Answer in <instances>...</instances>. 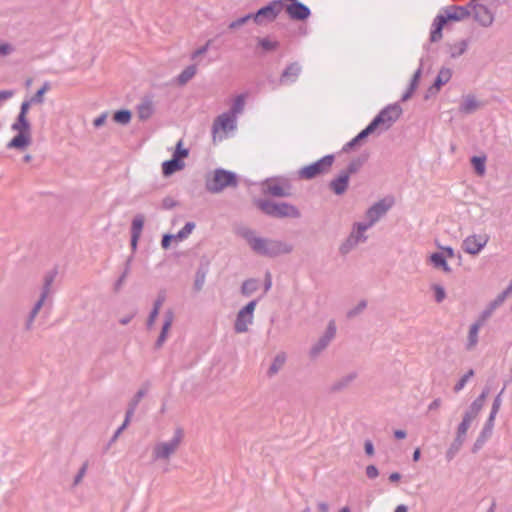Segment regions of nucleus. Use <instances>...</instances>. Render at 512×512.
<instances>
[{"label":"nucleus","instance_id":"nucleus-48","mask_svg":"<svg viewBox=\"0 0 512 512\" xmlns=\"http://www.w3.org/2000/svg\"><path fill=\"white\" fill-rule=\"evenodd\" d=\"M506 386H504L501 391L496 395V397L493 400L492 407H491V413L498 414L501 404H502V395L505 391Z\"/></svg>","mask_w":512,"mask_h":512},{"label":"nucleus","instance_id":"nucleus-53","mask_svg":"<svg viewBox=\"0 0 512 512\" xmlns=\"http://www.w3.org/2000/svg\"><path fill=\"white\" fill-rule=\"evenodd\" d=\"M367 306V303L365 300H361L357 306L347 312V317L352 318L356 316L357 314L361 313Z\"/></svg>","mask_w":512,"mask_h":512},{"label":"nucleus","instance_id":"nucleus-12","mask_svg":"<svg viewBox=\"0 0 512 512\" xmlns=\"http://www.w3.org/2000/svg\"><path fill=\"white\" fill-rule=\"evenodd\" d=\"M477 1L478 0H471L469 2L471 14H473L474 20L483 27L491 26L494 21L493 13L487 6L480 4Z\"/></svg>","mask_w":512,"mask_h":512},{"label":"nucleus","instance_id":"nucleus-43","mask_svg":"<svg viewBox=\"0 0 512 512\" xmlns=\"http://www.w3.org/2000/svg\"><path fill=\"white\" fill-rule=\"evenodd\" d=\"M194 228V222H187L181 230L174 234L175 240L182 241L186 239L192 233Z\"/></svg>","mask_w":512,"mask_h":512},{"label":"nucleus","instance_id":"nucleus-10","mask_svg":"<svg viewBox=\"0 0 512 512\" xmlns=\"http://www.w3.org/2000/svg\"><path fill=\"white\" fill-rule=\"evenodd\" d=\"M257 303L258 299H254L239 310L234 322V330L236 333H245L248 331V326L253 323Z\"/></svg>","mask_w":512,"mask_h":512},{"label":"nucleus","instance_id":"nucleus-64","mask_svg":"<svg viewBox=\"0 0 512 512\" xmlns=\"http://www.w3.org/2000/svg\"><path fill=\"white\" fill-rule=\"evenodd\" d=\"M505 293H500L491 303L492 309H496L505 301Z\"/></svg>","mask_w":512,"mask_h":512},{"label":"nucleus","instance_id":"nucleus-32","mask_svg":"<svg viewBox=\"0 0 512 512\" xmlns=\"http://www.w3.org/2000/svg\"><path fill=\"white\" fill-rule=\"evenodd\" d=\"M482 327L481 323L474 322L469 329L466 349L472 350L478 343V333Z\"/></svg>","mask_w":512,"mask_h":512},{"label":"nucleus","instance_id":"nucleus-8","mask_svg":"<svg viewBox=\"0 0 512 512\" xmlns=\"http://www.w3.org/2000/svg\"><path fill=\"white\" fill-rule=\"evenodd\" d=\"M401 113L398 104H391L382 109L371 122H377L376 128L387 130L399 119Z\"/></svg>","mask_w":512,"mask_h":512},{"label":"nucleus","instance_id":"nucleus-54","mask_svg":"<svg viewBox=\"0 0 512 512\" xmlns=\"http://www.w3.org/2000/svg\"><path fill=\"white\" fill-rule=\"evenodd\" d=\"M495 309H492V306L489 304V306L481 313L480 317L478 318L476 323H481L483 326L485 321L492 315Z\"/></svg>","mask_w":512,"mask_h":512},{"label":"nucleus","instance_id":"nucleus-63","mask_svg":"<svg viewBox=\"0 0 512 512\" xmlns=\"http://www.w3.org/2000/svg\"><path fill=\"white\" fill-rule=\"evenodd\" d=\"M33 103L30 101V100H25L22 102L21 106H20V112L18 115H22V116H25L27 117V114H28V111H29V108L30 106L32 105Z\"/></svg>","mask_w":512,"mask_h":512},{"label":"nucleus","instance_id":"nucleus-6","mask_svg":"<svg viewBox=\"0 0 512 512\" xmlns=\"http://www.w3.org/2000/svg\"><path fill=\"white\" fill-rule=\"evenodd\" d=\"M334 161L335 157L333 154L325 155L321 159L302 167L298 171V177L300 179L311 180L317 176L325 175L330 172Z\"/></svg>","mask_w":512,"mask_h":512},{"label":"nucleus","instance_id":"nucleus-28","mask_svg":"<svg viewBox=\"0 0 512 512\" xmlns=\"http://www.w3.org/2000/svg\"><path fill=\"white\" fill-rule=\"evenodd\" d=\"M468 47V41L467 40H460L458 42H455L453 44L447 45V52L450 55L451 58H457L460 57L462 54H464Z\"/></svg>","mask_w":512,"mask_h":512},{"label":"nucleus","instance_id":"nucleus-2","mask_svg":"<svg viewBox=\"0 0 512 512\" xmlns=\"http://www.w3.org/2000/svg\"><path fill=\"white\" fill-rule=\"evenodd\" d=\"M471 15L469 3L466 6L450 5L442 9L433 23L430 32V41L438 42L442 38V30L449 21H462Z\"/></svg>","mask_w":512,"mask_h":512},{"label":"nucleus","instance_id":"nucleus-62","mask_svg":"<svg viewBox=\"0 0 512 512\" xmlns=\"http://www.w3.org/2000/svg\"><path fill=\"white\" fill-rule=\"evenodd\" d=\"M188 150L185 149V148H182V142L179 141L178 144H177V147H176V151H175V154L173 155V157H177V158H181V157H186L188 155Z\"/></svg>","mask_w":512,"mask_h":512},{"label":"nucleus","instance_id":"nucleus-34","mask_svg":"<svg viewBox=\"0 0 512 512\" xmlns=\"http://www.w3.org/2000/svg\"><path fill=\"white\" fill-rule=\"evenodd\" d=\"M430 261L435 268H441L446 273L451 272V267L448 265L443 253L435 252L431 254Z\"/></svg>","mask_w":512,"mask_h":512},{"label":"nucleus","instance_id":"nucleus-37","mask_svg":"<svg viewBox=\"0 0 512 512\" xmlns=\"http://www.w3.org/2000/svg\"><path fill=\"white\" fill-rule=\"evenodd\" d=\"M197 67L192 64L187 66L177 77V82L179 85H185L188 81H190L196 74Z\"/></svg>","mask_w":512,"mask_h":512},{"label":"nucleus","instance_id":"nucleus-1","mask_svg":"<svg viewBox=\"0 0 512 512\" xmlns=\"http://www.w3.org/2000/svg\"><path fill=\"white\" fill-rule=\"evenodd\" d=\"M240 234L248 242L251 249L261 256L274 258L289 254L293 250L291 244L281 240L258 237L251 229H243Z\"/></svg>","mask_w":512,"mask_h":512},{"label":"nucleus","instance_id":"nucleus-35","mask_svg":"<svg viewBox=\"0 0 512 512\" xmlns=\"http://www.w3.org/2000/svg\"><path fill=\"white\" fill-rule=\"evenodd\" d=\"M265 193H268L275 197H287L290 193L279 183L269 182L265 187Z\"/></svg>","mask_w":512,"mask_h":512},{"label":"nucleus","instance_id":"nucleus-50","mask_svg":"<svg viewBox=\"0 0 512 512\" xmlns=\"http://www.w3.org/2000/svg\"><path fill=\"white\" fill-rule=\"evenodd\" d=\"M253 19V15L252 13H249L243 17H240L234 21H232L230 24H229V28L230 29H237L239 28L240 26L244 25L246 22H248L249 20Z\"/></svg>","mask_w":512,"mask_h":512},{"label":"nucleus","instance_id":"nucleus-61","mask_svg":"<svg viewBox=\"0 0 512 512\" xmlns=\"http://www.w3.org/2000/svg\"><path fill=\"white\" fill-rule=\"evenodd\" d=\"M158 314L159 311H157L156 309L151 310L146 323L147 329H151L153 327Z\"/></svg>","mask_w":512,"mask_h":512},{"label":"nucleus","instance_id":"nucleus-26","mask_svg":"<svg viewBox=\"0 0 512 512\" xmlns=\"http://www.w3.org/2000/svg\"><path fill=\"white\" fill-rule=\"evenodd\" d=\"M183 167L184 162L177 157H173L172 159L163 162L162 173L164 176H170L174 172L181 170Z\"/></svg>","mask_w":512,"mask_h":512},{"label":"nucleus","instance_id":"nucleus-20","mask_svg":"<svg viewBox=\"0 0 512 512\" xmlns=\"http://www.w3.org/2000/svg\"><path fill=\"white\" fill-rule=\"evenodd\" d=\"M138 118L148 120L154 113V103L151 96H144L136 107Z\"/></svg>","mask_w":512,"mask_h":512},{"label":"nucleus","instance_id":"nucleus-23","mask_svg":"<svg viewBox=\"0 0 512 512\" xmlns=\"http://www.w3.org/2000/svg\"><path fill=\"white\" fill-rule=\"evenodd\" d=\"M357 372H350L336 381H334L330 387L331 392H340L351 385V383L357 378Z\"/></svg>","mask_w":512,"mask_h":512},{"label":"nucleus","instance_id":"nucleus-21","mask_svg":"<svg viewBox=\"0 0 512 512\" xmlns=\"http://www.w3.org/2000/svg\"><path fill=\"white\" fill-rule=\"evenodd\" d=\"M148 389H149V384L145 383L143 385V387L140 388L136 392V394L133 396V398L128 403V407H127L126 414H125L126 418H128L130 420L132 419V417H133V415H134V413L136 411L137 406L139 405L141 399L146 396V394L148 392Z\"/></svg>","mask_w":512,"mask_h":512},{"label":"nucleus","instance_id":"nucleus-44","mask_svg":"<svg viewBox=\"0 0 512 512\" xmlns=\"http://www.w3.org/2000/svg\"><path fill=\"white\" fill-rule=\"evenodd\" d=\"M50 89L49 82H45L40 89L29 99L33 104H42L44 94Z\"/></svg>","mask_w":512,"mask_h":512},{"label":"nucleus","instance_id":"nucleus-18","mask_svg":"<svg viewBox=\"0 0 512 512\" xmlns=\"http://www.w3.org/2000/svg\"><path fill=\"white\" fill-rule=\"evenodd\" d=\"M285 9L288 16L293 20H305L311 15L309 7L301 2L286 5Z\"/></svg>","mask_w":512,"mask_h":512},{"label":"nucleus","instance_id":"nucleus-22","mask_svg":"<svg viewBox=\"0 0 512 512\" xmlns=\"http://www.w3.org/2000/svg\"><path fill=\"white\" fill-rule=\"evenodd\" d=\"M173 319H174L173 312L171 310H168L164 315V322L162 325L160 335L158 336V338L155 342L156 349L161 348L163 346V344L165 343V341L167 339L168 331L172 326Z\"/></svg>","mask_w":512,"mask_h":512},{"label":"nucleus","instance_id":"nucleus-45","mask_svg":"<svg viewBox=\"0 0 512 512\" xmlns=\"http://www.w3.org/2000/svg\"><path fill=\"white\" fill-rule=\"evenodd\" d=\"M259 46L266 52L274 51L279 47V42L269 38H261L258 40Z\"/></svg>","mask_w":512,"mask_h":512},{"label":"nucleus","instance_id":"nucleus-27","mask_svg":"<svg viewBox=\"0 0 512 512\" xmlns=\"http://www.w3.org/2000/svg\"><path fill=\"white\" fill-rule=\"evenodd\" d=\"M368 159V155H361L353 158L347 165V167L341 172L346 173L348 177L357 173Z\"/></svg>","mask_w":512,"mask_h":512},{"label":"nucleus","instance_id":"nucleus-58","mask_svg":"<svg viewBox=\"0 0 512 512\" xmlns=\"http://www.w3.org/2000/svg\"><path fill=\"white\" fill-rule=\"evenodd\" d=\"M165 299H166L165 293L164 292H160L158 294L156 300L154 301L152 309H156L157 311H160V309H161Z\"/></svg>","mask_w":512,"mask_h":512},{"label":"nucleus","instance_id":"nucleus-39","mask_svg":"<svg viewBox=\"0 0 512 512\" xmlns=\"http://www.w3.org/2000/svg\"><path fill=\"white\" fill-rule=\"evenodd\" d=\"M465 441L459 439V438H454L453 442L450 444L449 448L447 449L446 451V460L448 462H450L451 460L454 459V457L456 456V454L460 451L462 445L464 444Z\"/></svg>","mask_w":512,"mask_h":512},{"label":"nucleus","instance_id":"nucleus-16","mask_svg":"<svg viewBox=\"0 0 512 512\" xmlns=\"http://www.w3.org/2000/svg\"><path fill=\"white\" fill-rule=\"evenodd\" d=\"M236 128V117L228 112L220 114L213 122L212 133L214 137L220 131H230Z\"/></svg>","mask_w":512,"mask_h":512},{"label":"nucleus","instance_id":"nucleus-9","mask_svg":"<svg viewBox=\"0 0 512 512\" xmlns=\"http://www.w3.org/2000/svg\"><path fill=\"white\" fill-rule=\"evenodd\" d=\"M284 8L282 0H273L268 5L260 8L256 13H252L253 21L257 25H262L265 22L274 21Z\"/></svg>","mask_w":512,"mask_h":512},{"label":"nucleus","instance_id":"nucleus-56","mask_svg":"<svg viewBox=\"0 0 512 512\" xmlns=\"http://www.w3.org/2000/svg\"><path fill=\"white\" fill-rule=\"evenodd\" d=\"M87 467H88V464L84 463L82 465V467L79 469V471L77 472L76 476L74 477V482H73L74 486L78 485L82 481L83 477L86 474Z\"/></svg>","mask_w":512,"mask_h":512},{"label":"nucleus","instance_id":"nucleus-25","mask_svg":"<svg viewBox=\"0 0 512 512\" xmlns=\"http://www.w3.org/2000/svg\"><path fill=\"white\" fill-rule=\"evenodd\" d=\"M489 394V388H484L481 394L471 403L469 409L465 412L473 417H477L482 410L485 400Z\"/></svg>","mask_w":512,"mask_h":512},{"label":"nucleus","instance_id":"nucleus-24","mask_svg":"<svg viewBox=\"0 0 512 512\" xmlns=\"http://www.w3.org/2000/svg\"><path fill=\"white\" fill-rule=\"evenodd\" d=\"M451 77H452V70L447 67H442L439 70L438 75H437L433 85L429 88V91L432 93H433V90H435V92L439 91L443 85H445L446 83H448L450 81Z\"/></svg>","mask_w":512,"mask_h":512},{"label":"nucleus","instance_id":"nucleus-5","mask_svg":"<svg viewBox=\"0 0 512 512\" xmlns=\"http://www.w3.org/2000/svg\"><path fill=\"white\" fill-rule=\"evenodd\" d=\"M11 129L17 132L7 144L8 149H24L31 143V124L27 117L18 115Z\"/></svg>","mask_w":512,"mask_h":512},{"label":"nucleus","instance_id":"nucleus-14","mask_svg":"<svg viewBox=\"0 0 512 512\" xmlns=\"http://www.w3.org/2000/svg\"><path fill=\"white\" fill-rule=\"evenodd\" d=\"M336 335V325L334 321H330L324 335H322L319 340L311 347L309 351V356L312 359H316L322 351H324L331 340Z\"/></svg>","mask_w":512,"mask_h":512},{"label":"nucleus","instance_id":"nucleus-55","mask_svg":"<svg viewBox=\"0 0 512 512\" xmlns=\"http://www.w3.org/2000/svg\"><path fill=\"white\" fill-rule=\"evenodd\" d=\"M130 419L126 418L124 419V422L122 423V425L115 431L114 435L112 436V438L110 439V444H112L113 442H115L118 437L120 436V434L126 429V427L129 425L130 423Z\"/></svg>","mask_w":512,"mask_h":512},{"label":"nucleus","instance_id":"nucleus-29","mask_svg":"<svg viewBox=\"0 0 512 512\" xmlns=\"http://www.w3.org/2000/svg\"><path fill=\"white\" fill-rule=\"evenodd\" d=\"M369 227L366 226V224H363L362 222H357L354 224V228L350 235L352 240H357V245L361 242H365L367 237L365 235V231H367Z\"/></svg>","mask_w":512,"mask_h":512},{"label":"nucleus","instance_id":"nucleus-4","mask_svg":"<svg viewBox=\"0 0 512 512\" xmlns=\"http://www.w3.org/2000/svg\"><path fill=\"white\" fill-rule=\"evenodd\" d=\"M237 175L234 172L218 168L212 176L206 177L205 188L210 193H220L227 187H237Z\"/></svg>","mask_w":512,"mask_h":512},{"label":"nucleus","instance_id":"nucleus-52","mask_svg":"<svg viewBox=\"0 0 512 512\" xmlns=\"http://www.w3.org/2000/svg\"><path fill=\"white\" fill-rule=\"evenodd\" d=\"M432 288L434 290L435 301L441 303L446 297L445 289L440 285H434Z\"/></svg>","mask_w":512,"mask_h":512},{"label":"nucleus","instance_id":"nucleus-19","mask_svg":"<svg viewBox=\"0 0 512 512\" xmlns=\"http://www.w3.org/2000/svg\"><path fill=\"white\" fill-rule=\"evenodd\" d=\"M349 179L350 177H348L346 173L340 171V173L329 182L330 190L338 196L343 195L348 189Z\"/></svg>","mask_w":512,"mask_h":512},{"label":"nucleus","instance_id":"nucleus-38","mask_svg":"<svg viewBox=\"0 0 512 512\" xmlns=\"http://www.w3.org/2000/svg\"><path fill=\"white\" fill-rule=\"evenodd\" d=\"M471 164L478 176H484L486 173V156H473Z\"/></svg>","mask_w":512,"mask_h":512},{"label":"nucleus","instance_id":"nucleus-57","mask_svg":"<svg viewBox=\"0 0 512 512\" xmlns=\"http://www.w3.org/2000/svg\"><path fill=\"white\" fill-rule=\"evenodd\" d=\"M421 73H422V68L421 66L415 71V73L413 74V77L410 81V85L409 87H411L412 89H415L417 88L418 86V83H419V79H420V76H421Z\"/></svg>","mask_w":512,"mask_h":512},{"label":"nucleus","instance_id":"nucleus-40","mask_svg":"<svg viewBox=\"0 0 512 512\" xmlns=\"http://www.w3.org/2000/svg\"><path fill=\"white\" fill-rule=\"evenodd\" d=\"M244 106H245V95L240 94L234 99L233 104L228 113L237 117V115L242 113V111L244 110Z\"/></svg>","mask_w":512,"mask_h":512},{"label":"nucleus","instance_id":"nucleus-30","mask_svg":"<svg viewBox=\"0 0 512 512\" xmlns=\"http://www.w3.org/2000/svg\"><path fill=\"white\" fill-rule=\"evenodd\" d=\"M475 419V417L467 414V413H464L463 415V419L462 421L460 422V424L458 425L457 427V431H456V438H459L463 441L466 440V434H467V430L469 429L470 427V424L471 422Z\"/></svg>","mask_w":512,"mask_h":512},{"label":"nucleus","instance_id":"nucleus-51","mask_svg":"<svg viewBox=\"0 0 512 512\" xmlns=\"http://www.w3.org/2000/svg\"><path fill=\"white\" fill-rule=\"evenodd\" d=\"M130 272V259H128L127 263H126V267L124 269V272L122 273V275L119 277V279L115 282V285H114V289L115 291H119L127 277V275L129 274Z\"/></svg>","mask_w":512,"mask_h":512},{"label":"nucleus","instance_id":"nucleus-46","mask_svg":"<svg viewBox=\"0 0 512 512\" xmlns=\"http://www.w3.org/2000/svg\"><path fill=\"white\" fill-rule=\"evenodd\" d=\"M377 122H370L365 129H363L356 137H354V142H360L366 137H368L370 134H372L377 128H376Z\"/></svg>","mask_w":512,"mask_h":512},{"label":"nucleus","instance_id":"nucleus-3","mask_svg":"<svg viewBox=\"0 0 512 512\" xmlns=\"http://www.w3.org/2000/svg\"><path fill=\"white\" fill-rule=\"evenodd\" d=\"M255 205L265 215L273 218H300L301 213L299 209L287 202H273L266 199H257Z\"/></svg>","mask_w":512,"mask_h":512},{"label":"nucleus","instance_id":"nucleus-49","mask_svg":"<svg viewBox=\"0 0 512 512\" xmlns=\"http://www.w3.org/2000/svg\"><path fill=\"white\" fill-rule=\"evenodd\" d=\"M357 245V240H352L348 237L340 246L341 254L349 253Z\"/></svg>","mask_w":512,"mask_h":512},{"label":"nucleus","instance_id":"nucleus-11","mask_svg":"<svg viewBox=\"0 0 512 512\" xmlns=\"http://www.w3.org/2000/svg\"><path fill=\"white\" fill-rule=\"evenodd\" d=\"M57 274H58V270L56 268H53V269L49 270L48 272H46V274L44 275L43 287L41 290L40 298L38 299V301L35 303L32 310L30 311V313L28 315L29 319L35 320L37 314L39 313L40 309L44 305L46 299L52 292L51 287H52V284H53Z\"/></svg>","mask_w":512,"mask_h":512},{"label":"nucleus","instance_id":"nucleus-17","mask_svg":"<svg viewBox=\"0 0 512 512\" xmlns=\"http://www.w3.org/2000/svg\"><path fill=\"white\" fill-rule=\"evenodd\" d=\"M302 67L298 62H293L286 66L279 78L280 85H289L297 81L301 74Z\"/></svg>","mask_w":512,"mask_h":512},{"label":"nucleus","instance_id":"nucleus-59","mask_svg":"<svg viewBox=\"0 0 512 512\" xmlns=\"http://www.w3.org/2000/svg\"><path fill=\"white\" fill-rule=\"evenodd\" d=\"M496 416H497V414H493L490 412L483 428L493 432Z\"/></svg>","mask_w":512,"mask_h":512},{"label":"nucleus","instance_id":"nucleus-7","mask_svg":"<svg viewBox=\"0 0 512 512\" xmlns=\"http://www.w3.org/2000/svg\"><path fill=\"white\" fill-rule=\"evenodd\" d=\"M183 439V430L177 428L171 440L167 442H159L153 448V459L168 460L179 448Z\"/></svg>","mask_w":512,"mask_h":512},{"label":"nucleus","instance_id":"nucleus-60","mask_svg":"<svg viewBox=\"0 0 512 512\" xmlns=\"http://www.w3.org/2000/svg\"><path fill=\"white\" fill-rule=\"evenodd\" d=\"M378 475H379V471L375 465H368L366 467V476L369 479H375L376 477H378Z\"/></svg>","mask_w":512,"mask_h":512},{"label":"nucleus","instance_id":"nucleus-13","mask_svg":"<svg viewBox=\"0 0 512 512\" xmlns=\"http://www.w3.org/2000/svg\"><path fill=\"white\" fill-rule=\"evenodd\" d=\"M391 206L392 200H379L366 211L367 221L362 223L366 224L367 227L371 228L380 218H382L387 213Z\"/></svg>","mask_w":512,"mask_h":512},{"label":"nucleus","instance_id":"nucleus-15","mask_svg":"<svg viewBox=\"0 0 512 512\" xmlns=\"http://www.w3.org/2000/svg\"><path fill=\"white\" fill-rule=\"evenodd\" d=\"M487 235H470L463 240V250L471 255L478 254L487 244Z\"/></svg>","mask_w":512,"mask_h":512},{"label":"nucleus","instance_id":"nucleus-47","mask_svg":"<svg viewBox=\"0 0 512 512\" xmlns=\"http://www.w3.org/2000/svg\"><path fill=\"white\" fill-rule=\"evenodd\" d=\"M474 375V370L470 369L467 373H465L459 381L455 384L453 390L455 393L460 392L468 382V380Z\"/></svg>","mask_w":512,"mask_h":512},{"label":"nucleus","instance_id":"nucleus-31","mask_svg":"<svg viewBox=\"0 0 512 512\" xmlns=\"http://www.w3.org/2000/svg\"><path fill=\"white\" fill-rule=\"evenodd\" d=\"M479 107V103L473 95L466 96L459 106V111L464 114H470Z\"/></svg>","mask_w":512,"mask_h":512},{"label":"nucleus","instance_id":"nucleus-41","mask_svg":"<svg viewBox=\"0 0 512 512\" xmlns=\"http://www.w3.org/2000/svg\"><path fill=\"white\" fill-rule=\"evenodd\" d=\"M144 225V216L139 214L133 218L131 225V235H135V237H140L142 229Z\"/></svg>","mask_w":512,"mask_h":512},{"label":"nucleus","instance_id":"nucleus-36","mask_svg":"<svg viewBox=\"0 0 512 512\" xmlns=\"http://www.w3.org/2000/svg\"><path fill=\"white\" fill-rule=\"evenodd\" d=\"M259 288V281L254 278L245 280L241 286V294L245 297H249Z\"/></svg>","mask_w":512,"mask_h":512},{"label":"nucleus","instance_id":"nucleus-33","mask_svg":"<svg viewBox=\"0 0 512 512\" xmlns=\"http://www.w3.org/2000/svg\"><path fill=\"white\" fill-rule=\"evenodd\" d=\"M285 361H286L285 353H283V352L278 353L274 357V359H273V361H272V363H271V365H270V367H269V369L267 371V375L269 377H273L274 375H276L281 370L283 365L285 364Z\"/></svg>","mask_w":512,"mask_h":512},{"label":"nucleus","instance_id":"nucleus-42","mask_svg":"<svg viewBox=\"0 0 512 512\" xmlns=\"http://www.w3.org/2000/svg\"><path fill=\"white\" fill-rule=\"evenodd\" d=\"M132 114L127 109H121L114 113L113 120L119 124H128L131 120Z\"/></svg>","mask_w":512,"mask_h":512}]
</instances>
